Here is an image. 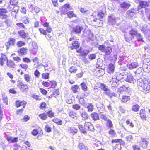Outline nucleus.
I'll use <instances>...</instances> for the list:
<instances>
[{
	"label": "nucleus",
	"mask_w": 150,
	"mask_h": 150,
	"mask_svg": "<svg viewBox=\"0 0 150 150\" xmlns=\"http://www.w3.org/2000/svg\"><path fill=\"white\" fill-rule=\"evenodd\" d=\"M137 84L138 88L141 91H144L149 92L150 91V81L142 78L138 79Z\"/></svg>",
	"instance_id": "1"
},
{
	"label": "nucleus",
	"mask_w": 150,
	"mask_h": 150,
	"mask_svg": "<svg viewBox=\"0 0 150 150\" xmlns=\"http://www.w3.org/2000/svg\"><path fill=\"white\" fill-rule=\"evenodd\" d=\"M8 13V11L5 9L0 8V18L5 19L9 17V15L6 14Z\"/></svg>",
	"instance_id": "2"
},
{
	"label": "nucleus",
	"mask_w": 150,
	"mask_h": 150,
	"mask_svg": "<svg viewBox=\"0 0 150 150\" xmlns=\"http://www.w3.org/2000/svg\"><path fill=\"white\" fill-rule=\"evenodd\" d=\"M103 60L100 58L97 60L96 67L97 68L100 69L101 70L103 71L105 68V65L103 63Z\"/></svg>",
	"instance_id": "3"
},
{
	"label": "nucleus",
	"mask_w": 150,
	"mask_h": 150,
	"mask_svg": "<svg viewBox=\"0 0 150 150\" xmlns=\"http://www.w3.org/2000/svg\"><path fill=\"white\" fill-rule=\"evenodd\" d=\"M139 11L137 9H131L127 12V15L128 17L132 18L134 16L135 13H137Z\"/></svg>",
	"instance_id": "4"
},
{
	"label": "nucleus",
	"mask_w": 150,
	"mask_h": 150,
	"mask_svg": "<svg viewBox=\"0 0 150 150\" xmlns=\"http://www.w3.org/2000/svg\"><path fill=\"white\" fill-rule=\"evenodd\" d=\"M85 129L87 130L93 131L94 129L93 125L90 122H86L84 125Z\"/></svg>",
	"instance_id": "5"
},
{
	"label": "nucleus",
	"mask_w": 150,
	"mask_h": 150,
	"mask_svg": "<svg viewBox=\"0 0 150 150\" xmlns=\"http://www.w3.org/2000/svg\"><path fill=\"white\" fill-rule=\"evenodd\" d=\"M122 139H113L112 141V143L116 142L117 143L119 144H117L116 145L115 149L116 150H120L121 148V145L120 144L122 143Z\"/></svg>",
	"instance_id": "6"
},
{
	"label": "nucleus",
	"mask_w": 150,
	"mask_h": 150,
	"mask_svg": "<svg viewBox=\"0 0 150 150\" xmlns=\"http://www.w3.org/2000/svg\"><path fill=\"white\" fill-rule=\"evenodd\" d=\"M117 19V18L113 15L109 16L108 20L109 24L111 25L115 24L116 22Z\"/></svg>",
	"instance_id": "7"
},
{
	"label": "nucleus",
	"mask_w": 150,
	"mask_h": 150,
	"mask_svg": "<svg viewBox=\"0 0 150 150\" xmlns=\"http://www.w3.org/2000/svg\"><path fill=\"white\" fill-rule=\"evenodd\" d=\"M115 75L113 76L112 78V79H115L117 80V81H119L121 79L123 78V76L124 75L123 73L121 74L119 73H115Z\"/></svg>",
	"instance_id": "8"
},
{
	"label": "nucleus",
	"mask_w": 150,
	"mask_h": 150,
	"mask_svg": "<svg viewBox=\"0 0 150 150\" xmlns=\"http://www.w3.org/2000/svg\"><path fill=\"white\" fill-rule=\"evenodd\" d=\"M18 86H20L21 87L18 86L20 87V90L22 92H24L27 91L28 89V86L26 84H23L22 83L20 82V84H18Z\"/></svg>",
	"instance_id": "9"
},
{
	"label": "nucleus",
	"mask_w": 150,
	"mask_h": 150,
	"mask_svg": "<svg viewBox=\"0 0 150 150\" xmlns=\"http://www.w3.org/2000/svg\"><path fill=\"white\" fill-rule=\"evenodd\" d=\"M148 144V142L145 138H142L141 141L139 142L140 145L143 148H146Z\"/></svg>",
	"instance_id": "10"
},
{
	"label": "nucleus",
	"mask_w": 150,
	"mask_h": 150,
	"mask_svg": "<svg viewBox=\"0 0 150 150\" xmlns=\"http://www.w3.org/2000/svg\"><path fill=\"white\" fill-rule=\"evenodd\" d=\"M127 67L129 70H132L137 68L138 67V64L137 62H134L128 64Z\"/></svg>",
	"instance_id": "11"
},
{
	"label": "nucleus",
	"mask_w": 150,
	"mask_h": 150,
	"mask_svg": "<svg viewBox=\"0 0 150 150\" xmlns=\"http://www.w3.org/2000/svg\"><path fill=\"white\" fill-rule=\"evenodd\" d=\"M124 36L125 40L128 42H129L134 38L129 33H125Z\"/></svg>",
	"instance_id": "12"
},
{
	"label": "nucleus",
	"mask_w": 150,
	"mask_h": 150,
	"mask_svg": "<svg viewBox=\"0 0 150 150\" xmlns=\"http://www.w3.org/2000/svg\"><path fill=\"white\" fill-rule=\"evenodd\" d=\"M79 46L80 44L78 41L75 40L72 42V46H70L69 47L71 50L74 49H76L79 47Z\"/></svg>",
	"instance_id": "13"
},
{
	"label": "nucleus",
	"mask_w": 150,
	"mask_h": 150,
	"mask_svg": "<svg viewBox=\"0 0 150 150\" xmlns=\"http://www.w3.org/2000/svg\"><path fill=\"white\" fill-rule=\"evenodd\" d=\"M140 6L138 7L137 9L139 10L141 8H145L147 7L149 5V3L146 1H142L139 3Z\"/></svg>",
	"instance_id": "14"
},
{
	"label": "nucleus",
	"mask_w": 150,
	"mask_h": 150,
	"mask_svg": "<svg viewBox=\"0 0 150 150\" xmlns=\"http://www.w3.org/2000/svg\"><path fill=\"white\" fill-rule=\"evenodd\" d=\"M27 51L28 49L26 48L23 47L18 51V52L20 56H22L26 54Z\"/></svg>",
	"instance_id": "15"
},
{
	"label": "nucleus",
	"mask_w": 150,
	"mask_h": 150,
	"mask_svg": "<svg viewBox=\"0 0 150 150\" xmlns=\"http://www.w3.org/2000/svg\"><path fill=\"white\" fill-rule=\"evenodd\" d=\"M18 34L23 38L25 39L28 37V33H25L23 30H21L18 32Z\"/></svg>",
	"instance_id": "16"
},
{
	"label": "nucleus",
	"mask_w": 150,
	"mask_h": 150,
	"mask_svg": "<svg viewBox=\"0 0 150 150\" xmlns=\"http://www.w3.org/2000/svg\"><path fill=\"white\" fill-rule=\"evenodd\" d=\"M83 29V28L81 27L80 26H77L73 28V30L76 33H79L81 32Z\"/></svg>",
	"instance_id": "17"
},
{
	"label": "nucleus",
	"mask_w": 150,
	"mask_h": 150,
	"mask_svg": "<svg viewBox=\"0 0 150 150\" xmlns=\"http://www.w3.org/2000/svg\"><path fill=\"white\" fill-rule=\"evenodd\" d=\"M85 108L88 110L89 112H91L93 110L94 107L93 104L91 103H88L86 105Z\"/></svg>",
	"instance_id": "18"
},
{
	"label": "nucleus",
	"mask_w": 150,
	"mask_h": 150,
	"mask_svg": "<svg viewBox=\"0 0 150 150\" xmlns=\"http://www.w3.org/2000/svg\"><path fill=\"white\" fill-rule=\"evenodd\" d=\"M129 33L134 38L135 36H136L138 32L137 30L134 28H132L129 31Z\"/></svg>",
	"instance_id": "19"
},
{
	"label": "nucleus",
	"mask_w": 150,
	"mask_h": 150,
	"mask_svg": "<svg viewBox=\"0 0 150 150\" xmlns=\"http://www.w3.org/2000/svg\"><path fill=\"white\" fill-rule=\"evenodd\" d=\"M79 150H88L87 146L85 145L83 143H80L78 146Z\"/></svg>",
	"instance_id": "20"
},
{
	"label": "nucleus",
	"mask_w": 150,
	"mask_h": 150,
	"mask_svg": "<svg viewBox=\"0 0 150 150\" xmlns=\"http://www.w3.org/2000/svg\"><path fill=\"white\" fill-rule=\"evenodd\" d=\"M112 51V50L111 48L107 46L106 47L103 52L105 53L106 55L108 56L110 54Z\"/></svg>",
	"instance_id": "21"
},
{
	"label": "nucleus",
	"mask_w": 150,
	"mask_h": 150,
	"mask_svg": "<svg viewBox=\"0 0 150 150\" xmlns=\"http://www.w3.org/2000/svg\"><path fill=\"white\" fill-rule=\"evenodd\" d=\"M80 112L83 120H86L88 119V115L86 111L81 112L80 111Z\"/></svg>",
	"instance_id": "22"
},
{
	"label": "nucleus",
	"mask_w": 150,
	"mask_h": 150,
	"mask_svg": "<svg viewBox=\"0 0 150 150\" xmlns=\"http://www.w3.org/2000/svg\"><path fill=\"white\" fill-rule=\"evenodd\" d=\"M91 116L92 119L96 121L99 119L98 115L97 113L93 112L91 114Z\"/></svg>",
	"instance_id": "23"
},
{
	"label": "nucleus",
	"mask_w": 150,
	"mask_h": 150,
	"mask_svg": "<svg viewBox=\"0 0 150 150\" xmlns=\"http://www.w3.org/2000/svg\"><path fill=\"white\" fill-rule=\"evenodd\" d=\"M125 56H120L119 58V61L118 62L119 64L121 65L122 63H124L126 61L125 58Z\"/></svg>",
	"instance_id": "24"
},
{
	"label": "nucleus",
	"mask_w": 150,
	"mask_h": 150,
	"mask_svg": "<svg viewBox=\"0 0 150 150\" xmlns=\"http://www.w3.org/2000/svg\"><path fill=\"white\" fill-rule=\"evenodd\" d=\"M134 80V78L131 74L128 75L127 77L126 78V81L131 83L133 82Z\"/></svg>",
	"instance_id": "25"
},
{
	"label": "nucleus",
	"mask_w": 150,
	"mask_h": 150,
	"mask_svg": "<svg viewBox=\"0 0 150 150\" xmlns=\"http://www.w3.org/2000/svg\"><path fill=\"white\" fill-rule=\"evenodd\" d=\"M130 99V97L129 96H127L126 95H123L122 96V98L121 100L122 102L123 103H126Z\"/></svg>",
	"instance_id": "26"
},
{
	"label": "nucleus",
	"mask_w": 150,
	"mask_h": 150,
	"mask_svg": "<svg viewBox=\"0 0 150 150\" xmlns=\"http://www.w3.org/2000/svg\"><path fill=\"white\" fill-rule=\"evenodd\" d=\"M26 102L25 101L20 102L19 101H17L16 103V105L17 107H18L21 106H23V108H24L25 106Z\"/></svg>",
	"instance_id": "27"
},
{
	"label": "nucleus",
	"mask_w": 150,
	"mask_h": 150,
	"mask_svg": "<svg viewBox=\"0 0 150 150\" xmlns=\"http://www.w3.org/2000/svg\"><path fill=\"white\" fill-rule=\"evenodd\" d=\"M109 72L110 73H112L114 72L115 69V66L113 64H110L108 66Z\"/></svg>",
	"instance_id": "28"
},
{
	"label": "nucleus",
	"mask_w": 150,
	"mask_h": 150,
	"mask_svg": "<svg viewBox=\"0 0 150 150\" xmlns=\"http://www.w3.org/2000/svg\"><path fill=\"white\" fill-rule=\"evenodd\" d=\"M130 6V4L126 2H124L120 4L121 7L124 8H128Z\"/></svg>",
	"instance_id": "29"
},
{
	"label": "nucleus",
	"mask_w": 150,
	"mask_h": 150,
	"mask_svg": "<svg viewBox=\"0 0 150 150\" xmlns=\"http://www.w3.org/2000/svg\"><path fill=\"white\" fill-rule=\"evenodd\" d=\"M69 131L70 132L72 133L73 134L77 133L78 132V129L74 127H70L69 129Z\"/></svg>",
	"instance_id": "30"
},
{
	"label": "nucleus",
	"mask_w": 150,
	"mask_h": 150,
	"mask_svg": "<svg viewBox=\"0 0 150 150\" xmlns=\"http://www.w3.org/2000/svg\"><path fill=\"white\" fill-rule=\"evenodd\" d=\"M78 128L79 129V130L81 132L85 134L87 133V132L86 130H85L86 129H85V127L84 128L83 125H78Z\"/></svg>",
	"instance_id": "31"
},
{
	"label": "nucleus",
	"mask_w": 150,
	"mask_h": 150,
	"mask_svg": "<svg viewBox=\"0 0 150 150\" xmlns=\"http://www.w3.org/2000/svg\"><path fill=\"white\" fill-rule=\"evenodd\" d=\"M106 125L107 127L110 128H112L113 125L112 121L109 119L107 120Z\"/></svg>",
	"instance_id": "32"
},
{
	"label": "nucleus",
	"mask_w": 150,
	"mask_h": 150,
	"mask_svg": "<svg viewBox=\"0 0 150 150\" xmlns=\"http://www.w3.org/2000/svg\"><path fill=\"white\" fill-rule=\"evenodd\" d=\"M7 65L8 67L11 68H13L15 66V64L12 61H7Z\"/></svg>",
	"instance_id": "33"
},
{
	"label": "nucleus",
	"mask_w": 150,
	"mask_h": 150,
	"mask_svg": "<svg viewBox=\"0 0 150 150\" xmlns=\"http://www.w3.org/2000/svg\"><path fill=\"white\" fill-rule=\"evenodd\" d=\"M52 121L58 125H62V121L58 118H54L52 120Z\"/></svg>",
	"instance_id": "34"
},
{
	"label": "nucleus",
	"mask_w": 150,
	"mask_h": 150,
	"mask_svg": "<svg viewBox=\"0 0 150 150\" xmlns=\"http://www.w3.org/2000/svg\"><path fill=\"white\" fill-rule=\"evenodd\" d=\"M72 108L76 110H79L81 108L80 105L77 104H74L72 105Z\"/></svg>",
	"instance_id": "35"
},
{
	"label": "nucleus",
	"mask_w": 150,
	"mask_h": 150,
	"mask_svg": "<svg viewBox=\"0 0 150 150\" xmlns=\"http://www.w3.org/2000/svg\"><path fill=\"white\" fill-rule=\"evenodd\" d=\"M139 106L138 104H136L132 106V110L133 111L137 112L139 110Z\"/></svg>",
	"instance_id": "36"
},
{
	"label": "nucleus",
	"mask_w": 150,
	"mask_h": 150,
	"mask_svg": "<svg viewBox=\"0 0 150 150\" xmlns=\"http://www.w3.org/2000/svg\"><path fill=\"white\" fill-rule=\"evenodd\" d=\"M77 70L76 68L74 66L71 67L69 69V71L71 73H75L77 71Z\"/></svg>",
	"instance_id": "37"
},
{
	"label": "nucleus",
	"mask_w": 150,
	"mask_h": 150,
	"mask_svg": "<svg viewBox=\"0 0 150 150\" xmlns=\"http://www.w3.org/2000/svg\"><path fill=\"white\" fill-rule=\"evenodd\" d=\"M25 44V42L22 41H19L16 43V45L18 47H20L24 46Z\"/></svg>",
	"instance_id": "38"
},
{
	"label": "nucleus",
	"mask_w": 150,
	"mask_h": 150,
	"mask_svg": "<svg viewBox=\"0 0 150 150\" xmlns=\"http://www.w3.org/2000/svg\"><path fill=\"white\" fill-rule=\"evenodd\" d=\"M4 22L7 27H8L10 26V24L11 23V21L10 19H8L7 18L5 19Z\"/></svg>",
	"instance_id": "39"
},
{
	"label": "nucleus",
	"mask_w": 150,
	"mask_h": 150,
	"mask_svg": "<svg viewBox=\"0 0 150 150\" xmlns=\"http://www.w3.org/2000/svg\"><path fill=\"white\" fill-rule=\"evenodd\" d=\"M81 88L84 91H86L87 90V87L86 83L84 82L81 84Z\"/></svg>",
	"instance_id": "40"
},
{
	"label": "nucleus",
	"mask_w": 150,
	"mask_h": 150,
	"mask_svg": "<svg viewBox=\"0 0 150 150\" xmlns=\"http://www.w3.org/2000/svg\"><path fill=\"white\" fill-rule=\"evenodd\" d=\"M42 65L45 67V70H49L50 69V67L48 66V63H45L44 62H42Z\"/></svg>",
	"instance_id": "41"
},
{
	"label": "nucleus",
	"mask_w": 150,
	"mask_h": 150,
	"mask_svg": "<svg viewBox=\"0 0 150 150\" xmlns=\"http://www.w3.org/2000/svg\"><path fill=\"white\" fill-rule=\"evenodd\" d=\"M141 30L144 33H146L148 32V29L147 28V26L144 25L142 26L141 28Z\"/></svg>",
	"instance_id": "42"
},
{
	"label": "nucleus",
	"mask_w": 150,
	"mask_h": 150,
	"mask_svg": "<svg viewBox=\"0 0 150 150\" xmlns=\"http://www.w3.org/2000/svg\"><path fill=\"white\" fill-rule=\"evenodd\" d=\"M67 14L68 17L70 18H71L74 17H76V15L74 14L73 12V11H71L68 12L67 13Z\"/></svg>",
	"instance_id": "43"
},
{
	"label": "nucleus",
	"mask_w": 150,
	"mask_h": 150,
	"mask_svg": "<svg viewBox=\"0 0 150 150\" xmlns=\"http://www.w3.org/2000/svg\"><path fill=\"white\" fill-rule=\"evenodd\" d=\"M79 87L77 85H75L71 88V89L74 93H76L78 92Z\"/></svg>",
	"instance_id": "44"
},
{
	"label": "nucleus",
	"mask_w": 150,
	"mask_h": 150,
	"mask_svg": "<svg viewBox=\"0 0 150 150\" xmlns=\"http://www.w3.org/2000/svg\"><path fill=\"white\" fill-rule=\"evenodd\" d=\"M24 78L25 81L26 82H29L30 81L31 77L29 74H25Z\"/></svg>",
	"instance_id": "45"
},
{
	"label": "nucleus",
	"mask_w": 150,
	"mask_h": 150,
	"mask_svg": "<svg viewBox=\"0 0 150 150\" xmlns=\"http://www.w3.org/2000/svg\"><path fill=\"white\" fill-rule=\"evenodd\" d=\"M113 80L112 81V87H116L117 86V83L118 81H117V80L115 79H112Z\"/></svg>",
	"instance_id": "46"
},
{
	"label": "nucleus",
	"mask_w": 150,
	"mask_h": 150,
	"mask_svg": "<svg viewBox=\"0 0 150 150\" xmlns=\"http://www.w3.org/2000/svg\"><path fill=\"white\" fill-rule=\"evenodd\" d=\"M136 36L138 41L143 42L142 35L140 33H138Z\"/></svg>",
	"instance_id": "47"
},
{
	"label": "nucleus",
	"mask_w": 150,
	"mask_h": 150,
	"mask_svg": "<svg viewBox=\"0 0 150 150\" xmlns=\"http://www.w3.org/2000/svg\"><path fill=\"white\" fill-rule=\"evenodd\" d=\"M76 113L73 112H71L69 114L70 117L74 119H76L77 117L76 116Z\"/></svg>",
	"instance_id": "48"
},
{
	"label": "nucleus",
	"mask_w": 150,
	"mask_h": 150,
	"mask_svg": "<svg viewBox=\"0 0 150 150\" xmlns=\"http://www.w3.org/2000/svg\"><path fill=\"white\" fill-rule=\"evenodd\" d=\"M47 115L50 118L54 117V113L51 110L48 111L47 113Z\"/></svg>",
	"instance_id": "49"
},
{
	"label": "nucleus",
	"mask_w": 150,
	"mask_h": 150,
	"mask_svg": "<svg viewBox=\"0 0 150 150\" xmlns=\"http://www.w3.org/2000/svg\"><path fill=\"white\" fill-rule=\"evenodd\" d=\"M100 87L104 91L108 89V87L104 84L100 83Z\"/></svg>",
	"instance_id": "50"
},
{
	"label": "nucleus",
	"mask_w": 150,
	"mask_h": 150,
	"mask_svg": "<svg viewBox=\"0 0 150 150\" xmlns=\"http://www.w3.org/2000/svg\"><path fill=\"white\" fill-rule=\"evenodd\" d=\"M16 40L12 38H11L9 39V41H8L11 46H13L14 45Z\"/></svg>",
	"instance_id": "51"
},
{
	"label": "nucleus",
	"mask_w": 150,
	"mask_h": 150,
	"mask_svg": "<svg viewBox=\"0 0 150 150\" xmlns=\"http://www.w3.org/2000/svg\"><path fill=\"white\" fill-rule=\"evenodd\" d=\"M49 73H43L42 74V78L44 79H48L49 78Z\"/></svg>",
	"instance_id": "52"
},
{
	"label": "nucleus",
	"mask_w": 150,
	"mask_h": 150,
	"mask_svg": "<svg viewBox=\"0 0 150 150\" xmlns=\"http://www.w3.org/2000/svg\"><path fill=\"white\" fill-rule=\"evenodd\" d=\"M45 130L47 132H50L51 131V128L48 125H45Z\"/></svg>",
	"instance_id": "53"
},
{
	"label": "nucleus",
	"mask_w": 150,
	"mask_h": 150,
	"mask_svg": "<svg viewBox=\"0 0 150 150\" xmlns=\"http://www.w3.org/2000/svg\"><path fill=\"white\" fill-rule=\"evenodd\" d=\"M39 117L42 120H45L47 118V115L45 113L39 115Z\"/></svg>",
	"instance_id": "54"
},
{
	"label": "nucleus",
	"mask_w": 150,
	"mask_h": 150,
	"mask_svg": "<svg viewBox=\"0 0 150 150\" xmlns=\"http://www.w3.org/2000/svg\"><path fill=\"white\" fill-rule=\"evenodd\" d=\"M50 82L51 84V88H54L57 86V83L55 81H54V80H52L51 81H50Z\"/></svg>",
	"instance_id": "55"
},
{
	"label": "nucleus",
	"mask_w": 150,
	"mask_h": 150,
	"mask_svg": "<svg viewBox=\"0 0 150 150\" xmlns=\"http://www.w3.org/2000/svg\"><path fill=\"white\" fill-rule=\"evenodd\" d=\"M18 2V0H10V4L12 5H16L17 4Z\"/></svg>",
	"instance_id": "56"
},
{
	"label": "nucleus",
	"mask_w": 150,
	"mask_h": 150,
	"mask_svg": "<svg viewBox=\"0 0 150 150\" xmlns=\"http://www.w3.org/2000/svg\"><path fill=\"white\" fill-rule=\"evenodd\" d=\"M79 103L83 106H85L86 105L85 100L83 98H81L79 99Z\"/></svg>",
	"instance_id": "57"
},
{
	"label": "nucleus",
	"mask_w": 150,
	"mask_h": 150,
	"mask_svg": "<svg viewBox=\"0 0 150 150\" xmlns=\"http://www.w3.org/2000/svg\"><path fill=\"white\" fill-rule=\"evenodd\" d=\"M16 25L18 26L21 28H23V29H25V27L24 26V24L22 23H16Z\"/></svg>",
	"instance_id": "58"
},
{
	"label": "nucleus",
	"mask_w": 150,
	"mask_h": 150,
	"mask_svg": "<svg viewBox=\"0 0 150 150\" xmlns=\"http://www.w3.org/2000/svg\"><path fill=\"white\" fill-rule=\"evenodd\" d=\"M106 46L103 45H100L98 47L99 49L102 52H103L104 51L106 48Z\"/></svg>",
	"instance_id": "59"
},
{
	"label": "nucleus",
	"mask_w": 150,
	"mask_h": 150,
	"mask_svg": "<svg viewBox=\"0 0 150 150\" xmlns=\"http://www.w3.org/2000/svg\"><path fill=\"white\" fill-rule=\"evenodd\" d=\"M1 59L4 62L5 61H8L7 59V58L6 57L5 55L4 54H1Z\"/></svg>",
	"instance_id": "60"
},
{
	"label": "nucleus",
	"mask_w": 150,
	"mask_h": 150,
	"mask_svg": "<svg viewBox=\"0 0 150 150\" xmlns=\"http://www.w3.org/2000/svg\"><path fill=\"white\" fill-rule=\"evenodd\" d=\"M40 91L43 95H46L47 93V91L42 88L40 89Z\"/></svg>",
	"instance_id": "61"
},
{
	"label": "nucleus",
	"mask_w": 150,
	"mask_h": 150,
	"mask_svg": "<svg viewBox=\"0 0 150 150\" xmlns=\"http://www.w3.org/2000/svg\"><path fill=\"white\" fill-rule=\"evenodd\" d=\"M104 93L105 94L109 96L110 97H112V96L111 95L110 90L109 89H107L105 91Z\"/></svg>",
	"instance_id": "62"
},
{
	"label": "nucleus",
	"mask_w": 150,
	"mask_h": 150,
	"mask_svg": "<svg viewBox=\"0 0 150 150\" xmlns=\"http://www.w3.org/2000/svg\"><path fill=\"white\" fill-rule=\"evenodd\" d=\"M90 51L88 50H82V54H83L84 56H86L89 52Z\"/></svg>",
	"instance_id": "63"
},
{
	"label": "nucleus",
	"mask_w": 150,
	"mask_h": 150,
	"mask_svg": "<svg viewBox=\"0 0 150 150\" xmlns=\"http://www.w3.org/2000/svg\"><path fill=\"white\" fill-rule=\"evenodd\" d=\"M108 133L110 135L112 136H115L116 134L115 131L112 129H111L109 131Z\"/></svg>",
	"instance_id": "64"
}]
</instances>
